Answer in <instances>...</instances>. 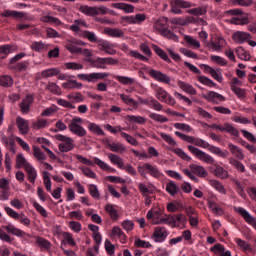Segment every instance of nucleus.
<instances>
[{
	"instance_id": "nucleus-1",
	"label": "nucleus",
	"mask_w": 256,
	"mask_h": 256,
	"mask_svg": "<svg viewBox=\"0 0 256 256\" xmlns=\"http://www.w3.org/2000/svg\"><path fill=\"white\" fill-rule=\"evenodd\" d=\"M167 27V18L162 17L156 20L153 29L154 31H157L159 35H162V37H165L166 39H171L172 41L178 42L179 37L173 33V31L169 30Z\"/></svg>"
},
{
	"instance_id": "nucleus-2",
	"label": "nucleus",
	"mask_w": 256,
	"mask_h": 256,
	"mask_svg": "<svg viewBox=\"0 0 256 256\" xmlns=\"http://www.w3.org/2000/svg\"><path fill=\"white\" fill-rule=\"evenodd\" d=\"M193 145H196V147H202L203 149H207L210 151V153H214V155H218V157H222V159H227L229 157V151L227 150H221V148L213 145H209L206 141L199 138H194Z\"/></svg>"
},
{
	"instance_id": "nucleus-3",
	"label": "nucleus",
	"mask_w": 256,
	"mask_h": 256,
	"mask_svg": "<svg viewBox=\"0 0 256 256\" xmlns=\"http://www.w3.org/2000/svg\"><path fill=\"white\" fill-rule=\"evenodd\" d=\"M81 123H83L82 118L74 117L70 121L68 126L71 133L77 135V137H85V135H87V130H85V128H83V126L80 125Z\"/></svg>"
},
{
	"instance_id": "nucleus-4",
	"label": "nucleus",
	"mask_w": 256,
	"mask_h": 256,
	"mask_svg": "<svg viewBox=\"0 0 256 256\" xmlns=\"http://www.w3.org/2000/svg\"><path fill=\"white\" fill-rule=\"evenodd\" d=\"M55 139L62 142L58 145V149L59 151H61V153H69V151H72V149L75 147L73 145V139L71 137L58 134L55 135Z\"/></svg>"
},
{
	"instance_id": "nucleus-5",
	"label": "nucleus",
	"mask_w": 256,
	"mask_h": 256,
	"mask_svg": "<svg viewBox=\"0 0 256 256\" xmlns=\"http://www.w3.org/2000/svg\"><path fill=\"white\" fill-rule=\"evenodd\" d=\"M188 150L190 153L195 155L197 159H200V161H204V163H208L209 165H213L215 163L214 157H211V155L199 150V148L189 145Z\"/></svg>"
},
{
	"instance_id": "nucleus-6",
	"label": "nucleus",
	"mask_w": 256,
	"mask_h": 256,
	"mask_svg": "<svg viewBox=\"0 0 256 256\" xmlns=\"http://www.w3.org/2000/svg\"><path fill=\"white\" fill-rule=\"evenodd\" d=\"M209 127L210 129H216L217 131L230 133V135H233L234 137H238L239 135V130H237V128L233 127V125L229 123H224L223 125L211 124Z\"/></svg>"
},
{
	"instance_id": "nucleus-7",
	"label": "nucleus",
	"mask_w": 256,
	"mask_h": 256,
	"mask_svg": "<svg viewBox=\"0 0 256 256\" xmlns=\"http://www.w3.org/2000/svg\"><path fill=\"white\" fill-rule=\"evenodd\" d=\"M163 212L161 210L153 211V209L149 210L146 218L150 221L151 225H161V219H163Z\"/></svg>"
},
{
	"instance_id": "nucleus-8",
	"label": "nucleus",
	"mask_w": 256,
	"mask_h": 256,
	"mask_svg": "<svg viewBox=\"0 0 256 256\" xmlns=\"http://www.w3.org/2000/svg\"><path fill=\"white\" fill-rule=\"evenodd\" d=\"M232 39L234 43H239L241 45L243 43H247V41H251L253 36L248 32L236 31L232 34Z\"/></svg>"
},
{
	"instance_id": "nucleus-9",
	"label": "nucleus",
	"mask_w": 256,
	"mask_h": 256,
	"mask_svg": "<svg viewBox=\"0 0 256 256\" xmlns=\"http://www.w3.org/2000/svg\"><path fill=\"white\" fill-rule=\"evenodd\" d=\"M167 229L165 227L158 226L154 229L153 237L156 243H161L167 239Z\"/></svg>"
},
{
	"instance_id": "nucleus-10",
	"label": "nucleus",
	"mask_w": 256,
	"mask_h": 256,
	"mask_svg": "<svg viewBox=\"0 0 256 256\" xmlns=\"http://www.w3.org/2000/svg\"><path fill=\"white\" fill-rule=\"evenodd\" d=\"M226 45H227V41L225 40V38L221 36H217L215 38V41H212L211 43L208 44V47L213 51H221Z\"/></svg>"
},
{
	"instance_id": "nucleus-11",
	"label": "nucleus",
	"mask_w": 256,
	"mask_h": 256,
	"mask_svg": "<svg viewBox=\"0 0 256 256\" xmlns=\"http://www.w3.org/2000/svg\"><path fill=\"white\" fill-rule=\"evenodd\" d=\"M105 77H109L107 73H92V74H79L78 78L82 81H95V79H105Z\"/></svg>"
},
{
	"instance_id": "nucleus-12",
	"label": "nucleus",
	"mask_w": 256,
	"mask_h": 256,
	"mask_svg": "<svg viewBox=\"0 0 256 256\" xmlns=\"http://www.w3.org/2000/svg\"><path fill=\"white\" fill-rule=\"evenodd\" d=\"M149 75L153 77L156 81H159L160 83H171V78L167 76V74H163L157 70H149Z\"/></svg>"
},
{
	"instance_id": "nucleus-13",
	"label": "nucleus",
	"mask_w": 256,
	"mask_h": 256,
	"mask_svg": "<svg viewBox=\"0 0 256 256\" xmlns=\"http://www.w3.org/2000/svg\"><path fill=\"white\" fill-rule=\"evenodd\" d=\"M77 45H85V43L83 41H79V40H74V41L69 40L66 43L65 48L70 53H76L77 55H79V53H81V48L77 47Z\"/></svg>"
},
{
	"instance_id": "nucleus-14",
	"label": "nucleus",
	"mask_w": 256,
	"mask_h": 256,
	"mask_svg": "<svg viewBox=\"0 0 256 256\" xmlns=\"http://www.w3.org/2000/svg\"><path fill=\"white\" fill-rule=\"evenodd\" d=\"M33 95H26V97L19 104L22 113L27 114L31 110V104L33 103Z\"/></svg>"
},
{
	"instance_id": "nucleus-15",
	"label": "nucleus",
	"mask_w": 256,
	"mask_h": 256,
	"mask_svg": "<svg viewBox=\"0 0 256 256\" xmlns=\"http://www.w3.org/2000/svg\"><path fill=\"white\" fill-rule=\"evenodd\" d=\"M16 125L22 135H27L29 133V121L18 116L16 118Z\"/></svg>"
},
{
	"instance_id": "nucleus-16",
	"label": "nucleus",
	"mask_w": 256,
	"mask_h": 256,
	"mask_svg": "<svg viewBox=\"0 0 256 256\" xmlns=\"http://www.w3.org/2000/svg\"><path fill=\"white\" fill-rule=\"evenodd\" d=\"M189 168L192 171V173L194 175H197L198 177L205 178L207 177V175H209V173L203 166H199L197 164H191Z\"/></svg>"
},
{
	"instance_id": "nucleus-17",
	"label": "nucleus",
	"mask_w": 256,
	"mask_h": 256,
	"mask_svg": "<svg viewBox=\"0 0 256 256\" xmlns=\"http://www.w3.org/2000/svg\"><path fill=\"white\" fill-rule=\"evenodd\" d=\"M79 11L88 17H95V15H99V12H97V6L82 5L79 7Z\"/></svg>"
},
{
	"instance_id": "nucleus-18",
	"label": "nucleus",
	"mask_w": 256,
	"mask_h": 256,
	"mask_svg": "<svg viewBox=\"0 0 256 256\" xmlns=\"http://www.w3.org/2000/svg\"><path fill=\"white\" fill-rule=\"evenodd\" d=\"M201 67L205 71V73H209V75H211L213 79L218 81V83H221V81H223V77H221V72H219V70H215L207 65H203Z\"/></svg>"
},
{
	"instance_id": "nucleus-19",
	"label": "nucleus",
	"mask_w": 256,
	"mask_h": 256,
	"mask_svg": "<svg viewBox=\"0 0 256 256\" xmlns=\"http://www.w3.org/2000/svg\"><path fill=\"white\" fill-rule=\"evenodd\" d=\"M25 15V12H18L15 10H5L1 13V17H12L13 19H23Z\"/></svg>"
},
{
	"instance_id": "nucleus-20",
	"label": "nucleus",
	"mask_w": 256,
	"mask_h": 256,
	"mask_svg": "<svg viewBox=\"0 0 256 256\" xmlns=\"http://www.w3.org/2000/svg\"><path fill=\"white\" fill-rule=\"evenodd\" d=\"M228 149L230 151V153H232V155H234V157H236V159H240L242 161V159H245V155H243V151H241V148L235 146V144H228Z\"/></svg>"
},
{
	"instance_id": "nucleus-21",
	"label": "nucleus",
	"mask_w": 256,
	"mask_h": 256,
	"mask_svg": "<svg viewBox=\"0 0 256 256\" xmlns=\"http://www.w3.org/2000/svg\"><path fill=\"white\" fill-rule=\"evenodd\" d=\"M146 171L151 175V177H154L155 179H159L161 177V171L157 166H153L150 163H145Z\"/></svg>"
},
{
	"instance_id": "nucleus-22",
	"label": "nucleus",
	"mask_w": 256,
	"mask_h": 256,
	"mask_svg": "<svg viewBox=\"0 0 256 256\" xmlns=\"http://www.w3.org/2000/svg\"><path fill=\"white\" fill-rule=\"evenodd\" d=\"M112 7H114V9H121L125 13H133V11H135V7L127 3H113Z\"/></svg>"
},
{
	"instance_id": "nucleus-23",
	"label": "nucleus",
	"mask_w": 256,
	"mask_h": 256,
	"mask_svg": "<svg viewBox=\"0 0 256 256\" xmlns=\"http://www.w3.org/2000/svg\"><path fill=\"white\" fill-rule=\"evenodd\" d=\"M108 159H110L113 165H117L119 169L125 168V162H123V159L117 156L116 154H113V153L108 154Z\"/></svg>"
},
{
	"instance_id": "nucleus-24",
	"label": "nucleus",
	"mask_w": 256,
	"mask_h": 256,
	"mask_svg": "<svg viewBox=\"0 0 256 256\" xmlns=\"http://www.w3.org/2000/svg\"><path fill=\"white\" fill-rule=\"evenodd\" d=\"M160 225H169L170 227H177V221L173 215L164 214L160 221Z\"/></svg>"
},
{
	"instance_id": "nucleus-25",
	"label": "nucleus",
	"mask_w": 256,
	"mask_h": 256,
	"mask_svg": "<svg viewBox=\"0 0 256 256\" xmlns=\"http://www.w3.org/2000/svg\"><path fill=\"white\" fill-rule=\"evenodd\" d=\"M152 49L154 50L156 55L160 57V59H163V61H166V63H171V59H169V56L167 55V53L163 51V49H161L159 46L153 44Z\"/></svg>"
},
{
	"instance_id": "nucleus-26",
	"label": "nucleus",
	"mask_w": 256,
	"mask_h": 256,
	"mask_svg": "<svg viewBox=\"0 0 256 256\" xmlns=\"http://www.w3.org/2000/svg\"><path fill=\"white\" fill-rule=\"evenodd\" d=\"M178 86L182 91H185V93H189V95H197V90L191 86V84H187L184 81H179Z\"/></svg>"
},
{
	"instance_id": "nucleus-27",
	"label": "nucleus",
	"mask_w": 256,
	"mask_h": 256,
	"mask_svg": "<svg viewBox=\"0 0 256 256\" xmlns=\"http://www.w3.org/2000/svg\"><path fill=\"white\" fill-rule=\"evenodd\" d=\"M104 33L109 37H124L125 33L121 29L117 28H105Z\"/></svg>"
},
{
	"instance_id": "nucleus-28",
	"label": "nucleus",
	"mask_w": 256,
	"mask_h": 256,
	"mask_svg": "<svg viewBox=\"0 0 256 256\" xmlns=\"http://www.w3.org/2000/svg\"><path fill=\"white\" fill-rule=\"evenodd\" d=\"M105 211L113 219V221H117V219H119V212L115 209V205L107 204L105 206Z\"/></svg>"
},
{
	"instance_id": "nucleus-29",
	"label": "nucleus",
	"mask_w": 256,
	"mask_h": 256,
	"mask_svg": "<svg viewBox=\"0 0 256 256\" xmlns=\"http://www.w3.org/2000/svg\"><path fill=\"white\" fill-rule=\"evenodd\" d=\"M5 231L8 233H11L12 235H16V237H23L25 235V232L22 230H19V228H16L15 226L9 224L7 226H2Z\"/></svg>"
},
{
	"instance_id": "nucleus-30",
	"label": "nucleus",
	"mask_w": 256,
	"mask_h": 256,
	"mask_svg": "<svg viewBox=\"0 0 256 256\" xmlns=\"http://www.w3.org/2000/svg\"><path fill=\"white\" fill-rule=\"evenodd\" d=\"M205 99H207V101H210V102L225 101V97L223 95L213 91L208 92L207 95L205 96Z\"/></svg>"
},
{
	"instance_id": "nucleus-31",
	"label": "nucleus",
	"mask_w": 256,
	"mask_h": 256,
	"mask_svg": "<svg viewBox=\"0 0 256 256\" xmlns=\"http://www.w3.org/2000/svg\"><path fill=\"white\" fill-rule=\"evenodd\" d=\"M26 173H27V177H28V181H30V183H35L36 179H37V170H35L31 164H29L26 168H24Z\"/></svg>"
},
{
	"instance_id": "nucleus-32",
	"label": "nucleus",
	"mask_w": 256,
	"mask_h": 256,
	"mask_svg": "<svg viewBox=\"0 0 256 256\" xmlns=\"http://www.w3.org/2000/svg\"><path fill=\"white\" fill-rule=\"evenodd\" d=\"M29 165H31V163H29L27 159L23 157V154H18L16 156V169H21V167H24V169H26V167Z\"/></svg>"
},
{
	"instance_id": "nucleus-33",
	"label": "nucleus",
	"mask_w": 256,
	"mask_h": 256,
	"mask_svg": "<svg viewBox=\"0 0 256 256\" xmlns=\"http://www.w3.org/2000/svg\"><path fill=\"white\" fill-rule=\"evenodd\" d=\"M13 51V46L9 44L0 46V59H5L7 55L13 53Z\"/></svg>"
},
{
	"instance_id": "nucleus-34",
	"label": "nucleus",
	"mask_w": 256,
	"mask_h": 256,
	"mask_svg": "<svg viewBox=\"0 0 256 256\" xmlns=\"http://www.w3.org/2000/svg\"><path fill=\"white\" fill-rule=\"evenodd\" d=\"M166 191H167V193L172 195V197H174V195H177V193L180 191V189H179V186H177V184H175V182L170 181L168 184H166Z\"/></svg>"
},
{
	"instance_id": "nucleus-35",
	"label": "nucleus",
	"mask_w": 256,
	"mask_h": 256,
	"mask_svg": "<svg viewBox=\"0 0 256 256\" xmlns=\"http://www.w3.org/2000/svg\"><path fill=\"white\" fill-rule=\"evenodd\" d=\"M47 125H49V121H47V119H38L32 123V129H45Z\"/></svg>"
},
{
	"instance_id": "nucleus-36",
	"label": "nucleus",
	"mask_w": 256,
	"mask_h": 256,
	"mask_svg": "<svg viewBox=\"0 0 256 256\" xmlns=\"http://www.w3.org/2000/svg\"><path fill=\"white\" fill-rule=\"evenodd\" d=\"M1 87H13V78L9 75L0 76Z\"/></svg>"
},
{
	"instance_id": "nucleus-37",
	"label": "nucleus",
	"mask_w": 256,
	"mask_h": 256,
	"mask_svg": "<svg viewBox=\"0 0 256 256\" xmlns=\"http://www.w3.org/2000/svg\"><path fill=\"white\" fill-rule=\"evenodd\" d=\"M214 175L216 177H219V179H227V177H229V172H227V170H224V168L221 166H216L214 170Z\"/></svg>"
},
{
	"instance_id": "nucleus-38",
	"label": "nucleus",
	"mask_w": 256,
	"mask_h": 256,
	"mask_svg": "<svg viewBox=\"0 0 256 256\" xmlns=\"http://www.w3.org/2000/svg\"><path fill=\"white\" fill-rule=\"evenodd\" d=\"M236 54L242 61H249L251 59V54L247 53L243 47H238L236 49Z\"/></svg>"
},
{
	"instance_id": "nucleus-39",
	"label": "nucleus",
	"mask_w": 256,
	"mask_h": 256,
	"mask_svg": "<svg viewBox=\"0 0 256 256\" xmlns=\"http://www.w3.org/2000/svg\"><path fill=\"white\" fill-rule=\"evenodd\" d=\"M187 13H189L190 15H196V16L207 15V7L202 6V7L192 8L188 10Z\"/></svg>"
},
{
	"instance_id": "nucleus-40",
	"label": "nucleus",
	"mask_w": 256,
	"mask_h": 256,
	"mask_svg": "<svg viewBox=\"0 0 256 256\" xmlns=\"http://www.w3.org/2000/svg\"><path fill=\"white\" fill-rule=\"evenodd\" d=\"M94 163L104 171H111V173H115V169L111 168L109 165H107V163L103 162V160L99 158H94Z\"/></svg>"
},
{
	"instance_id": "nucleus-41",
	"label": "nucleus",
	"mask_w": 256,
	"mask_h": 256,
	"mask_svg": "<svg viewBox=\"0 0 256 256\" xmlns=\"http://www.w3.org/2000/svg\"><path fill=\"white\" fill-rule=\"evenodd\" d=\"M88 129L89 131H91V133H94L95 135H105V131L101 129V126L95 123H90L88 125Z\"/></svg>"
},
{
	"instance_id": "nucleus-42",
	"label": "nucleus",
	"mask_w": 256,
	"mask_h": 256,
	"mask_svg": "<svg viewBox=\"0 0 256 256\" xmlns=\"http://www.w3.org/2000/svg\"><path fill=\"white\" fill-rule=\"evenodd\" d=\"M235 243H236V245L239 246V248L242 251H251V244L247 243V241L240 239V238H236Z\"/></svg>"
},
{
	"instance_id": "nucleus-43",
	"label": "nucleus",
	"mask_w": 256,
	"mask_h": 256,
	"mask_svg": "<svg viewBox=\"0 0 256 256\" xmlns=\"http://www.w3.org/2000/svg\"><path fill=\"white\" fill-rule=\"evenodd\" d=\"M33 155L38 161H45V159H47L45 153H43L38 146H33Z\"/></svg>"
},
{
	"instance_id": "nucleus-44",
	"label": "nucleus",
	"mask_w": 256,
	"mask_h": 256,
	"mask_svg": "<svg viewBox=\"0 0 256 256\" xmlns=\"http://www.w3.org/2000/svg\"><path fill=\"white\" fill-rule=\"evenodd\" d=\"M172 152L175 153V155L179 156L180 159H183V161H191V157L187 155V153H185V151H183V149L181 148H174Z\"/></svg>"
},
{
	"instance_id": "nucleus-45",
	"label": "nucleus",
	"mask_w": 256,
	"mask_h": 256,
	"mask_svg": "<svg viewBox=\"0 0 256 256\" xmlns=\"http://www.w3.org/2000/svg\"><path fill=\"white\" fill-rule=\"evenodd\" d=\"M89 193L93 199H101V193H99V188H97V185L90 184L89 185Z\"/></svg>"
},
{
	"instance_id": "nucleus-46",
	"label": "nucleus",
	"mask_w": 256,
	"mask_h": 256,
	"mask_svg": "<svg viewBox=\"0 0 256 256\" xmlns=\"http://www.w3.org/2000/svg\"><path fill=\"white\" fill-rule=\"evenodd\" d=\"M109 149L114 153H123V151H125V146L121 143L112 142V144H109Z\"/></svg>"
},
{
	"instance_id": "nucleus-47",
	"label": "nucleus",
	"mask_w": 256,
	"mask_h": 256,
	"mask_svg": "<svg viewBox=\"0 0 256 256\" xmlns=\"http://www.w3.org/2000/svg\"><path fill=\"white\" fill-rule=\"evenodd\" d=\"M46 89L50 91V93H53L54 95H61V88H59L55 82H49L46 86Z\"/></svg>"
},
{
	"instance_id": "nucleus-48",
	"label": "nucleus",
	"mask_w": 256,
	"mask_h": 256,
	"mask_svg": "<svg viewBox=\"0 0 256 256\" xmlns=\"http://www.w3.org/2000/svg\"><path fill=\"white\" fill-rule=\"evenodd\" d=\"M112 235L113 237H119V239H127L125 232L119 226H115L112 228Z\"/></svg>"
},
{
	"instance_id": "nucleus-49",
	"label": "nucleus",
	"mask_w": 256,
	"mask_h": 256,
	"mask_svg": "<svg viewBox=\"0 0 256 256\" xmlns=\"http://www.w3.org/2000/svg\"><path fill=\"white\" fill-rule=\"evenodd\" d=\"M229 163L233 165V167H235L237 171H240V173H245V165H243V163L237 161L234 158H230Z\"/></svg>"
},
{
	"instance_id": "nucleus-50",
	"label": "nucleus",
	"mask_w": 256,
	"mask_h": 256,
	"mask_svg": "<svg viewBox=\"0 0 256 256\" xmlns=\"http://www.w3.org/2000/svg\"><path fill=\"white\" fill-rule=\"evenodd\" d=\"M210 185H212V187H214V189H216V191H219V193H222L223 195H225L227 193L223 184H221V182H219L217 180H212L210 182Z\"/></svg>"
},
{
	"instance_id": "nucleus-51",
	"label": "nucleus",
	"mask_w": 256,
	"mask_h": 256,
	"mask_svg": "<svg viewBox=\"0 0 256 256\" xmlns=\"http://www.w3.org/2000/svg\"><path fill=\"white\" fill-rule=\"evenodd\" d=\"M121 23L124 27H127V25L137 24V21H135V17H133V16H122Z\"/></svg>"
},
{
	"instance_id": "nucleus-52",
	"label": "nucleus",
	"mask_w": 256,
	"mask_h": 256,
	"mask_svg": "<svg viewBox=\"0 0 256 256\" xmlns=\"http://www.w3.org/2000/svg\"><path fill=\"white\" fill-rule=\"evenodd\" d=\"M185 41L195 49H199V47H201V43L197 39L193 38V36H185Z\"/></svg>"
},
{
	"instance_id": "nucleus-53",
	"label": "nucleus",
	"mask_w": 256,
	"mask_h": 256,
	"mask_svg": "<svg viewBox=\"0 0 256 256\" xmlns=\"http://www.w3.org/2000/svg\"><path fill=\"white\" fill-rule=\"evenodd\" d=\"M49 172L48 171H44L43 172V181H44V185L46 190L51 193V178L49 177Z\"/></svg>"
},
{
	"instance_id": "nucleus-54",
	"label": "nucleus",
	"mask_w": 256,
	"mask_h": 256,
	"mask_svg": "<svg viewBox=\"0 0 256 256\" xmlns=\"http://www.w3.org/2000/svg\"><path fill=\"white\" fill-rule=\"evenodd\" d=\"M60 71L57 68H51L44 70L42 72V77L48 78V77H55V75H59Z\"/></svg>"
},
{
	"instance_id": "nucleus-55",
	"label": "nucleus",
	"mask_w": 256,
	"mask_h": 256,
	"mask_svg": "<svg viewBox=\"0 0 256 256\" xmlns=\"http://www.w3.org/2000/svg\"><path fill=\"white\" fill-rule=\"evenodd\" d=\"M115 79H117L119 83H122V85H133V83H135V79L125 76H116Z\"/></svg>"
},
{
	"instance_id": "nucleus-56",
	"label": "nucleus",
	"mask_w": 256,
	"mask_h": 256,
	"mask_svg": "<svg viewBox=\"0 0 256 256\" xmlns=\"http://www.w3.org/2000/svg\"><path fill=\"white\" fill-rule=\"evenodd\" d=\"M36 243L37 245H39V247H42L43 249H49V247H51V242L42 237H37Z\"/></svg>"
},
{
	"instance_id": "nucleus-57",
	"label": "nucleus",
	"mask_w": 256,
	"mask_h": 256,
	"mask_svg": "<svg viewBox=\"0 0 256 256\" xmlns=\"http://www.w3.org/2000/svg\"><path fill=\"white\" fill-rule=\"evenodd\" d=\"M174 3L177 7H180L181 9H190V7H193V4L191 2L185 0H174Z\"/></svg>"
},
{
	"instance_id": "nucleus-58",
	"label": "nucleus",
	"mask_w": 256,
	"mask_h": 256,
	"mask_svg": "<svg viewBox=\"0 0 256 256\" xmlns=\"http://www.w3.org/2000/svg\"><path fill=\"white\" fill-rule=\"evenodd\" d=\"M156 97L159 99V101H162V103H167V91H165L163 88H158Z\"/></svg>"
},
{
	"instance_id": "nucleus-59",
	"label": "nucleus",
	"mask_w": 256,
	"mask_h": 256,
	"mask_svg": "<svg viewBox=\"0 0 256 256\" xmlns=\"http://www.w3.org/2000/svg\"><path fill=\"white\" fill-rule=\"evenodd\" d=\"M160 136L164 141L168 143V145H171L172 147H177V142L175 141V139H173V137H171V135L160 133Z\"/></svg>"
},
{
	"instance_id": "nucleus-60",
	"label": "nucleus",
	"mask_w": 256,
	"mask_h": 256,
	"mask_svg": "<svg viewBox=\"0 0 256 256\" xmlns=\"http://www.w3.org/2000/svg\"><path fill=\"white\" fill-rule=\"evenodd\" d=\"M208 207L211 209L212 213H215V215H219V213L222 211L221 207L219 204L213 201H208Z\"/></svg>"
},
{
	"instance_id": "nucleus-61",
	"label": "nucleus",
	"mask_w": 256,
	"mask_h": 256,
	"mask_svg": "<svg viewBox=\"0 0 256 256\" xmlns=\"http://www.w3.org/2000/svg\"><path fill=\"white\" fill-rule=\"evenodd\" d=\"M149 117L150 119H153V121H157L158 123H167V121H169L167 117L155 113H151Z\"/></svg>"
},
{
	"instance_id": "nucleus-62",
	"label": "nucleus",
	"mask_w": 256,
	"mask_h": 256,
	"mask_svg": "<svg viewBox=\"0 0 256 256\" xmlns=\"http://www.w3.org/2000/svg\"><path fill=\"white\" fill-rule=\"evenodd\" d=\"M120 99L126 103V105H132V107H137V101L133 98L129 97L128 95L121 94Z\"/></svg>"
},
{
	"instance_id": "nucleus-63",
	"label": "nucleus",
	"mask_w": 256,
	"mask_h": 256,
	"mask_svg": "<svg viewBox=\"0 0 256 256\" xmlns=\"http://www.w3.org/2000/svg\"><path fill=\"white\" fill-rule=\"evenodd\" d=\"M121 137L126 139L127 143H130V145H134V146L139 145V142H137V139H135L133 136H131L125 132H121Z\"/></svg>"
},
{
	"instance_id": "nucleus-64",
	"label": "nucleus",
	"mask_w": 256,
	"mask_h": 256,
	"mask_svg": "<svg viewBox=\"0 0 256 256\" xmlns=\"http://www.w3.org/2000/svg\"><path fill=\"white\" fill-rule=\"evenodd\" d=\"M32 51L41 52L43 49H47V45L43 42H33L31 45Z\"/></svg>"
}]
</instances>
